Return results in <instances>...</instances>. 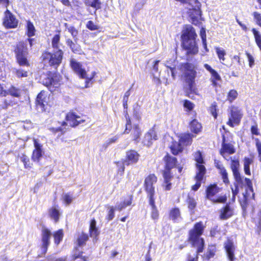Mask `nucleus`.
Listing matches in <instances>:
<instances>
[{
  "mask_svg": "<svg viewBox=\"0 0 261 261\" xmlns=\"http://www.w3.org/2000/svg\"><path fill=\"white\" fill-rule=\"evenodd\" d=\"M185 4H188L191 6L194 11H199L200 10L201 4L198 0H186Z\"/></svg>",
  "mask_w": 261,
  "mask_h": 261,
  "instance_id": "a18cd8bd",
  "label": "nucleus"
},
{
  "mask_svg": "<svg viewBox=\"0 0 261 261\" xmlns=\"http://www.w3.org/2000/svg\"><path fill=\"white\" fill-rule=\"evenodd\" d=\"M234 179V186L243 189L245 188V191L243 193V199L240 201V204L244 211H246L248 205V200L251 195L253 198L254 197L252 182L250 179L244 177L241 174L233 176Z\"/></svg>",
  "mask_w": 261,
  "mask_h": 261,
  "instance_id": "0eeeda50",
  "label": "nucleus"
},
{
  "mask_svg": "<svg viewBox=\"0 0 261 261\" xmlns=\"http://www.w3.org/2000/svg\"><path fill=\"white\" fill-rule=\"evenodd\" d=\"M36 29L32 22L30 20L27 21L25 34L28 37H32L35 35Z\"/></svg>",
  "mask_w": 261,
  "mask_h": 261,
  "instance_id": "58836bf2",
  "label": "nucleus"
},
{
  "mask_svg": "<svg viewBox=\"0 0 261 261\" xmlns=\"http://www.w3.org/2000/svg\"><path fill=\"white\" fill-rule=\"evenodd\" d=\"M169 218L174 223L178 222L180 219H181L180 210L178 207H174L169 211Z\"/></svg>",
  "mask_w": 261,
  "mask_h": 261,
  "instance_id": "c85d7f7f",
  "label": "nucleus"
},
{
  "mask_svg": "<svg viewBox=\"0 0 261 261\" xmlns=\"http://www.w3.org/2000/svg\"><path fill=\"white\" fill-rule=\"evenodd\" d=\"M56 34L51 39V46L54 49H57V51L51 53L48 51H44L41 56V60L45 63L55 69L61 64L64 57V51L59 49V43L61 39V31L56 30Z\"/></svg>",
  "mask_w": 261,
  "mask_h": 261,
  "instance_id": "f03ea898",
  "label": "nucleus"
},
{
  "mask_svg": "<svg viewBox=\"0 0 261 261\" xmlns=\"http://www.w3.org/2000/svg\"><path fill=\"white\" fill-rule=\"evenodd\" d=\"M48 212L50 218L53 220L55 223L59 221L60 213L57 207L53 206L48 209Z\"/></svg>",
  "mask_w": 261,
  "mask_h": 261,
  "instance_id": "e433bc0d",
  "label": "nucleus"
},
{
  "mask_svg": "<svg viewBox=\"0 0 261 261\" xmlns=\"http://www.w3.org/2000/svg\"><path fill=\"white\" fill-rule=\"evenodd\" d=\"M13 47V52L17 64L20 66L29 67L30 63L27 58L29 54L27 43L23 40H21L17 42Z\"/></svg>",
  "mask_w": 261,
  "mask_h": 261,
  "instance_id": "1a4fd4ad",
  "label": "nucleus"
},
{
  "mask_svg": "<svg viewBox=\"0 0 261 261\" xmlns=\"http://www.w3.org/2000/svg\"><path fill=\"white\" fill-rule=\"evenodd\" d=\"M46 103V92L42 90L40 91L37 96L36 99V105L37 107H40L42 110H45Z\"/></svg>",
  "mask_w": 261,
  "mask_h": 261,
  "instance_id": "cd10ccee",
  "label": "nucleus"
},
{
  "mask_svg": "<svg viewBox=\"0 0 261 261\" xmlns=\"http://www.w3.org/2000/svg\"><path fill=\"white\" fill-rule=\"evenodd\" d=\"M89 240V235L84 231L79 233L76 238V243L77 247H83L86 245Z\"/></svg>",
  "mask_w": 261,
  "mask_h": 261,
  "instance_id": "2f4dec72",
  "label": "nucleus"
},
{
  "mask_svg": "<svg viewBox=\"0 0 261 261\" xmlns=\"http://www.w3.org/2000/svg\"><path fill=\"white\" fill-rule=\"evenodd\" d=\"M215 167L219 170V173L222 176L223 182L225 184L228 185L229 183V180L228 177L227 172L225 167L219 162H217L215 164Z\"/></svg>",
  "mask_w": 261,
  "mask_h": 261,
  "instance_id": "7c9ffc66",
  "label": "nucleus"
},
{
  "mask_svg": "<svg viewBox=\"0 0 261 261\" xmlns=\"http://www.w3.org/2000/svg\"><path fill=\"white\" fill-rule=\"evenodd\" d=\"M52 233L49 229L43 227L41 230V238L40 249L41 254L44 256L47 253L48 248L50 244V239Z\"/></svg>",
  "mask_w": 261,
  "mask_h": 261,
  "instance_id": "4468645a",
  "label": "nucleus"
},
{
  "mask_svg": "<svg viewBox=\"0 0 261 261\" xmlns=\"http://www.w3.org/2000/svg\"><path fill=\"white\" fill-rule=\"evenodd\" d=\"M126 123L125 124V129L123 133L124 134H128L130 133L132 128V122L131 118H127L125 119Z\"/></svg>",
  "mask_w": 261,
  "mask_h": 261,
  "instance_id": "6e6d98bb",
  "label": "nucleus"
},
{
  "mask_svg": "<svg viewBox=\"0 0 261 261\" xmlns=\"http://www.w3.org/2000/svg\"><path fill=\"white\" fill-rule=\"evenodd\" d=\"M9 94L12 96L18 97L20 96L19 90L14 86H11L9 89Z\"/></svg>",
  "mask_w": 261,
  "mask_h": 261,
  "instance_id": "bf43d9fd",
  "label": "nucleus"
},
{
  "mask_svg": "<svg viewBox=\"0 0 261 261\" xmlns=\"http://www.w3.org/2000/svg\"><path fill=\"white\" fill-rule=\"evenodd\" d=\"M220 130L221 133V136H222L223 134L226 136H227V137H230V138H232L231 135L229 131L225 127L224 125L221 126V128H220Z\"/></svg>",
  "mask_w": 261,
  "mask_h": 261,
  "instance_id": "338daca9",
  "label": "nucleus"
},
{
  "mask_svg": "<svg viewBox=\"0 0 261 261\" xmlns=\"http://www.w3.org/2000/svg\"><path fill=\"white\" fill-rule=\"evenodd\" d=\"M235 214L233 207L229 203H227L219 210V219L221 220H227Z\"/></svg>",
  "mask_w": 261,
  "mask_h": 261,
  "instance_id": "a211bd4d",
  "label": "nucleus"
},
{
  "mask_svg": "<svg viewBox=\"0 0 261 261\" xmlns=\"http://www.w3.org/2000/svg\"><path fill=\"white\" fill-rule=\"evenodd\" d=\"M142 132L141 128L138 124H136L133 127L132 132L130 134V136L133 138V141L136 142H138L140 139Z\"/></svg>",
  "mask_w": 261,
  "mask_h": 261,
  "instance_id": "f704fd0d",
  "label": "nucleus"
},
{
  "mask_svg": "<svg viewBox=\"0 0 261 261\" xmlns=\"http://www.w3.org/2000/svg\"><path fill=\"white\" fill-rule=\"evenodd\" d=\"M70 66L72 70L75 73L80 79H85L86 87H88L87 85L92 82L95 77L96 73L95 71H93L90 77H87V72L85 69L82 68V65L79 62L74 59L70 60Z\"/></svg>",
  "mask_w": 261,
  "mask_h": 261,
  "instance_id": "f8f14e48",
  "label": "nucleus"
},
{
  "mask_svg": "<svg viewBox=\"0 0 261 261\" xmlns=\"http://www.w3.org/2000/svg\"><path fill=\"white\" fill-rule=\"evenodd\" d=\"M254 223L258 232H261V211H259L257 215V219L255 220Z\"/></svg>",
  "mask_w": 261,
  "mask_h": 261,
  "instance_id": "e2e57ef3",
  "label": "nucleus"
},
{
  "mask_svg": "<svg viewBox=\"0 0 261 261\" xmlns=\"http://www.w3.org/2000/svg\"><path fill=\"white\" fill-rule=\"evenodd\" d=\"M228 119L226 124L231 127L240 124L243 117L242 109L235 105H231L228 107Z\"/></svg>",
  "mask_w": 261,
  "mask_h": 261,
  "instance_id": "9d476101",
  "label": "nucleus"
},
{
  "mask_svg": "<svg viewBox=\"0 0 261 261\" xmlns=\"http://www.w3.org/2000/svg\"><path fill=\"white\" fill-rule=\"evenodd\" d=\"M179 70L182 72L181 79L188 85L185 95L193 99L191 94L198 95V89L195 83L197 71L195 66L190 63L185 62L180 64Z\"/></svg>",
  "mask_w": 261,
  "mask_h": 261,
  "instance_id": "20e7f679",
  "label": "nucleus"
},
{
  "mask_svg": "<svg viewBox=\"0 0 261 261\" xmlns=\"http://www.w3.org/2000/svg\"><path fill=\"white\" fill-rule=\"evenodd\" d=\"M221 190L216 183L210 184L205 190V197L214 203H225L227 201L225 195L216 197Z\"/></svg>",
  "mask_w": 261,
  "mask_h": 261,
  "instance_id": "9b49d317",
  "label": "nucleus"
},
{
  "mask_svg": "<svg viewBox=\"0 0 261 261\" xmlns=\"http://www.w3.org/2000/svg\"><path fill=\"white\" fill-rule=\"evenodd\" d=\"M189 128L191 131V134L196 137V135L200 134L202 130V124L196 119H193L189 123Z\"/></svg>",
  "mask_w": 261,
  "mask_h": 261,
  "instance_id": "393cba45",
  "label": "nucleus"
},
{
  "mask_svg": "<svg viewBox=\"0 0 261 261\" xmlns=\"http://www.w3.org/2000/svg\"><path fill=\"white\" fill-rule=\"evenodd\" d=\"M140 158V154L135 149H129L126 151L125 159L123 161L122 171H124V165L129 166L138 163Z\"/></svg>",
  "mask_w": 261,
  "mask_h": 261,
  "instance_id": "2eb2a0df",
  "label": "nucleus"
},
{
  "mask_svg": "<svg viewBox=\"0 0 261 261\" xmlns=\"http://www.w3.org/2000/svg\"><path fill=\"white\" fill-rule=\"evenodd\" d=\"M215 51H216V53L218 56V59L220 61H225V56L226 54L225 50L221 47H216Z\"/></svg>",
  "mask_w": 261,
  "mask_h": 261,
  "instance_id": "3c124183",
  "label": "nucleus"
},
{
  "mask_svg": "<svg viewBox=\"0 0 261 261\" xmlns=\"http://www.w3.org/2000/svg\"><path fill=\"white\" fill-rule=\"evenodd\" d=\"M2 24L7 29H15L19 23L16 16L7 8L4 12Z\"/></svg>",
  "mask_w": 261,
  "mask_h": 261,
  "instance_id": "ddd939ff",
  "label": "nucleus"
},
{
  "mask_svg": "<svg viewBox=\"0 0 261 261\" xmlns=\"http://www.w3.org/2000/svg\"><path fill=\"white\" fill-rule=\"evenodd\" d=\"M65 121L69 123L70 126L72 127H75L79 124L84 123L85 120L81 118L80 116L72 111H70L65 116Z\"/></svg>",
  "mask_w": 261,
  "mask_h": 261,
  "instance_id": "412c9836",
  "label": "nucleus"
},
{
  "mask_svg": "<svg viewBox=\"0 0 261 261\" xmlns=\"http://www.w3.org/2000/svg\"><path fill=\"white\" fill-rule=\"evenodd\" d=\"M194 160L196 161V164H204L202 152L200 150H197L194 153Z\"/></svg>",
  "mask_w": 261,
  "mask_h": 261,
  "instance_id": "de8ad7c7",
  "label": "nucleus"
},
{
  "mask_svg": "<svg viewBox=\"0 0 261 261\" xmlns=\"http://www.w3.org/2000/svg\"><path fill=\"white\" fill-rule=\"evenodd\" d=\"M33 144L35 148L32 151L31 159L34 162L39 163L44 154L43 145L35 138L33 139Z\"/></svg>",
  "mask_w": 261,
  "mask_h": 261,
  "instance_id": "6ab92c4d",
  "label": "nucleus"
},
{
  "mask_svg": "<svg viewBox=\"0 0 261 261\" xmlns=\"http://www.w3.org/2000/svg\"><path fill=\"white\" fill-rule=\"evenodd\" d=\"M66 43L67 45L70 48L71 51L74 54H81L82 49L80 45L76 44L71 39H67L66 40Z\"/></svg>",
  "mask_w": 261,
  "mask_h": 261,
  "instance_id": "72a5a7b5",
  "label": "nucleus"
},
{
  "mask_svg": "<svg viewBox=\"0 0 261 261\" xmlns=\"http://www.w3.org/2000/svg\"><path fill=\"white\" fill-rule=\"evenodd\" d=\"M224 249L228 260L229 261H234L236 259L234 254L235 246L231 240L227 239L224 244Z\"/></svg>",
  "mask_w": 261,
  "mask_h": 261,
  "instance_id": "b1692460",
  "label": "nucleus"
},
{
  "mask_svg": "<svg viewBox=\"0 0 261 261\" xmlns=\"http://www.w3.org/2000/svg\"><path fill=\"white\" fill-rule=\"evenodd\" d=\"M240 162L239 160H231L230 163V169L233 176L240 174L239 171Z\"/></svg>",
  "mask_w": 261,
  "mask_h": 261,
  "instance_id": "ea45409f",
  "label": "nucleus"
},
{
  "mask_svg": "<svg viewBox=\"0 0 261 261\" xmlns=\"http://www.w3.org/2000/svg\"><path fill=\"white\" fill-rule=\"evenodd\" d=\"M250 131L252 135L259 136L260 135L258 125L255 121H254V124L251 126Z\"/></svg>",
  "mask_w": 261,
  "mask_h": 261,
  "instance_id": "0e129e2a",
  "label": "nucleus"
},
{
  "mask_svg": "<svg viewBox=\"0 0 261 261\" xmlns=\"http://www.w3.org/2000/svg\"><path fill=\"white\" fill-rule=\"evenodd\" d=\"M89 228V234L91 238H93L96 241L98 240L100 231L96 226V221L94 218L90 221Z\"/></svg>",
  "mask_w": 261,
  "mask_h": 261,
  "instance_id": "a878e982",
  "label": "nucleus"
},
{
  "mask_svg": "<svg viewBox=\"0 0 261 261\" xmlns=\"http://www.w3.org/2000/svg\"><path fill=\"white\" fill-rule=\"evenodd\" d=\"M246 55L248 59L249 65L250 67H252L254 64V58L248 52H246Z\"/></svg>",
  "mask_w": 261,
  "mask_h": 261,
  "instance_id": "774afa93",
  "label": "nucleus"
},
{
  "mask_svg": "<svg viewBox=\"0 0 261 261\" xmlns=\"http://www.w3.org/2000/svg\"><path fill=\"white\" fill-rule=\"evenodd\" d=\"M158 177L154 173L149 174L144 179L143 188L148 199V203L151 206L150 217L155 222L159 218L160 213L155 204V184Z\"/></svg>",
  "mask_w": 261,
  "mask_h": 261,
  "instance_id": "7ed1b4c3",
  "label": "nucleus"
},
{
  "mask_svg": "<svg viewBox=\"0 0 261 261\" xmlns=\"http://www.w3.org/2000/svg\"><path fill=\"white\" fill-rule=\"evenodd\" d=\"M115 208L113 206L109 207V210L106 217V219L107 221H110L113 219L115 217Z\"/></svg>",
  "mask_w": 261,
  "mask_h": 261,
  "instance_id": "13d9d810",
  "label": "nucleus"
},
{
  "mask_svg": "<svg viewBox=\"0 0 261 261\" xmlns=\"http://www.w3.org/2000/svg\"><path fill=\"white\" fill-rule=\"evenodd\" d=\"M217 103L216 101L213 102L208 109V111L210 114L214 117L215 119H217L218 116L217 114Z\"/></svg>",
  "mask_w": 261,
  "mask_h": 261,
  "instance_id": "603ef678",
  "label": "nucleus"
},
{
  "mask_svg": "<svg viewBox=\"0 0 261 261\" xmlns=\"http://www.w3.org/2000/svg\"><path fill=\"white\" fill-rule=\"evenodd\" d=\"M183 107L186 112H190L193 110L195 108V104L188 99L183 100Z\"/></svg>",
  "mask_w": 261,
  "mask_h": 261,
  "instance_id": "09e8293b",
  "label": "nucleus"
},
{
  "mask_svg": "<svg viewBox=\"0 0 261 261\" xmlns=\"http://www.w3.org/2000/svg\"><path fill=\"white\" fill-rule=\"evenodd\" d=\"M195 166L197 171L194 178H198L203 180L206 172L205 167L203 165V164H195Z\"/></svg>",
  "mask_w": 261,
  "mask_h": 261,
  "instance_id": "c9c22d12",
  "label": "nucleus"
},
{
  "mask_svg": "<svg viewBox=\"0 0 261 261\" xmlns=\"http://www.w3.org/2000/svg\"><path fill=\"white\" fill-rule=\"evenodd\" d=\"M164 167L161 170L163 181L162 186L163 190L166 191H170L172 189V180L174 175L172 169L176 168L178 165L177 158L167 153L163 158Z\"/></svg>",
  "mask_w": 261,
  "mask_h": 261,
  "instance_id": "423d86ee",
  "label": "nucleus"
},
{
  "mask_svg": "<svg viewBox=\"0 0 261 261\" xmlns=\"http://www.w3.org/2000/svg\"><path fill=\"white\" fill-rule=\"evenodd\" d=\"M158 140V136L155 129V125L150 128L145 134L142 140V144L147 147H150L153 142Z\"/></svg>",
  "mask_w": 261,
  "mask_h": 261,
  "instance_id": "aec40b11",
  "label": "nucleus"
},
{
  "mask_svg": "<svg viewBox=\"0 0 261 261\" xmlns=\"http://www.w3.org/2000/svg\"><path fill=\"white\" fill-rule=\"evenodd\" d=\"M186 203L191 213L194 214L195 208L197 206V202L195 198L190 194H188L186 200Z\"/></svg>",
  "mask_w": 261,
  "mask_h": 261,
  "instance_id": "473e14b6",
  "label": "nucleus"
},
{
  "mask_svg": "<svg viewBox=\"0 0 261 261\" xmlns=\"http://www.w3.org/2000/svg\"><path fill=\"white\" fill-rule=\"evenodd\" d=\"M83 251H79L78 253H75L72 254L71 257V259L73 261H75L77 258H80V261H88L89 257L87 256H83Z\"/></svg>",
  "mask_w": 261,
  "mask_h": 261,
  "instance_id": "49530a36",
  "label": "nucleus"
},
{
  "mask_svg": "<svg viewBox=\"0 0 261 261\" xmlns=\"http://www.w3.org/2000/svg\"><path fill=\"white\" fill-rule=\"evenodd\" d=\"M177 137L184 147L191 146L193 143V139L195 137L193 134L189 132L179 134Z\"/></svg>",
  "mask_w": 261,
  "mask_h": 261,
  "instance_id": "5701e85b",
  "label": "nucleus"
},
{
  "mask_svg": "<svg viewBox=\"0 0 261 261\" xmlns=\"http://www.w3.org/2000/svg\"><path fill=\"white\" fill-rule=\"evenodd\" d=\"M238 92L236 90L231 89L227 94L226 100L231 103L238 98Z\"/></svg>",
  "mask_w": 261,
  "mask_h": 261,
  "instance_id": "79ce46f5",
  "label": "nucleus"
},
{
  "mask_svg": "<svg viewBox=\"0 0 261 261\" xmlns=\"http://www.w3.org/2000/svg\"><path fill=\"white\" fill-rule=\"evenodd\" d=\"M129 200L127 201H123L122 203H120L117 207L116 210L121 211L123 208L126 207L127 206H129L131 205L133 201V195H130L129 196Z\"/></svg>",
  "mask_w": 261,
  "mask_h": 261,
  "instance_id": "864d4df0",
  "label": "nucleus"
},
{
  "mask_svg": "<svg viewBox=\"0 0 261 261\" xmlns=\"http://www.w3.org/2000/svg\"><path fill=\"white\" fill-rule=\"evenodd\" d=\"M62 198H63V202L67 205L70 204L73 200L72 196L70 193H67V194H64L63 195Z\"/></svg>",
  "mask_w": 261,
  "mask_h": 261,
  "instance_id": "680f3d73",
  "label": "nucleus"
},
{
  "mask_svg": "<svg viewBox=\"0 0 261 261\" xmlns=\"http://www.w3.org/2000/svg\"><path fill=\"white\" fill-rule=\"evenodd\" d=\"M217 252V247L215 244H211L208 246L206 251L202 256L203 260L209 261L214 257Z\"/></svg>",
  "mask_w": 261,
  "mask_h": 261,
  "instance_id": "c756f323",
  "label": "nucleus"
},
{
  "mask_svg": "<svg viewBox=\"0 0 261 261\" xmlns=\"http://www.w3.org/2000/svg\"><path fill=\"white\" fill-rule=\"evenodd\" d=\"M169 148L172 154L174 156L181 153L184 150V147L178 140V141L173 140Z\"/></svg>",
  "mask_w": 261,
  "mask_h": 261,
  "instance_id": "bb28decb",
  "label": "nucleus"
},
{
  "mask_svg": "<svg viewBox=\"0 0 261 261\" xmlns=\"http://www.w3.org/2000/svg\"><path fill=\"white\" fill-rule=\"evenodd\" d=\"M205 226L202 221L196 222L193 227L188 231V241L193 246L198 245L197 254L195 257L188 259L187 261H198V254L203 251L205 242L201 236L203 234Z\"/></svg>",
  "mask_w": 261,
  "mask_h": 261,
  "instance_id": "39448f33",
  "label": "nucleus"
},
{
  "mask_svg": "<svg viewBox=\"0 0 261 261\" xmlns=\"http://www.w3.org/2000/svg\"><path fill=\"white\" fill-rule=\"evenodd\" d=\"M194 179L196 180V183L192 186L191 189L194 191H197L201 186L202 179L198 178Z\"/></svg>",
  "mask_w": 261,
  "mask_h": 261,
  "instance_id": "69168bd1",
  "label": "nucleus"
},
{
  "mask_svg": "<svg viewBox=\"0 0 261 261\" xmlns=\"http://www.w3.org/2000/svg\"><path fill=\"white\" fill-rule=\"evenodd\" d=\"M229 138L223 134L222 135L221 148L219 150V153L223 158H225L226 154H232L236 152L234 146L230 143H227Z\"/></svg>",
  "mask_w": 261,
  "mask_h": 261,
  "instance_id": "dca6fc26",
  "label": "nucleus"
},
{
  "mask_svg": "<svg viewBox=\"0 0 261 261\" xmlns=\"http://www.w3.org/2000/svg\"><path fill=\"white\" fill-rule=\"evenodd\" d=\"M86 28L90 31H95L99 29V27L95 24L94 22L92 20H89L86 24Z\"/></svg>",
  "mask_w": 261,
  "mask_h": 261,
  "instance_id": "052dcab7",
  "label": "nucleus"
},
{
  "mask_svg": "<svg viewBox=\"0 0 261 261\" xmlns=\"http://www.w3.org/2000/svg\"><path fill=\"white\" fill-rule=\"evenodd\" d=\"M253 162L252 159L245 157L244 159V170L245 174L247 175H251V172L250 170V165Z\"/></svg>",
  "mask_w": 261,
  "mask_h": 261,
  "instance_id": "c03bdc74",
  "label": "nucleus"
},
{
  "mask_svg": "<svg viewBox=\"0 0 261 261\" xmlns=\"http://www.w3.org/2000/svg\"><path fill=\"white\" fill-rule=\"evenodd\" d=\"M85 4L95 10H98L101 7V2L100 0H86Z\"/></svg>",
  "mask_w": 261,
  "mask_h": 261,
  "instance_id": "37998d69",
  "label": "nucleus"
},
{
  "mask_svg": "<svg viewBox=\"0 0 261 261\" xmlns=\"http://www.w3.org/2000/svg\"><path fill=\"white\" fill-rule=\"evenodd\" d=\"M194 27L191 25L184 26L180 35V45L187 57L197 55L199 53L198 39Z\"/></svg>",
  "mask_w": 261,
  "mask_h": 261,
  "instance_id": "f257e3e1",
  "label": "nucleus"
},
{
  "mask_svg": "<svg viewBox=\"0 0 261 261\" xmlns=\"http://www.w3.org/2000/svg\"><path fill=\"white\" fill-rule=\"evenodd\" d=\"M20 159L23 163L24 168L27 169H30L33 167V163L31 162L29 158L25 154L22 153L20 156Z\"/></svg>",
  "mask_w": 261,
  "mask_h": 261,
  "instance_id": "a19ab883",
  "label": "nucleus"
},
{
  "mask_svg": "<svg viewBox=\"0 0 261 261\" xmlns=\"http://www.w3.org/2000/svg\"><path fill=\"white\" fill-rule=\"evenodd\" d=\"M54 243L56 246H58L62 241L64 237V231L62 229H59L53 233Z\"/></svg>",
  "mask_w": 261,
  "mask_h": 261,
  "instance_id": "4c0bfd02",
  "label": "nucleus"
},
{
  "mask_svg": "<svg viewBox=\"0 0 261 261\" xmlns=\"http://www.w3.org/2000/svg\"><path fill=\"white\" fill-rule=\"evenodd\" d=\"M252 32L254 35L255 43L261 50V35L255 28L252 29Z\"/></svg>",
  "mask_w": 261,
  "mask_h": 261,
  "instance_id": "8fccbe9b",
  "label": "nucleus"
},
{
  "mask_svg": "<svg viewBox=\"0 0 261 261\" xmlns=\"http://www.w3.org/2000/svg\"><path fill=\"white\" fill-rule=\"evenodd\" d=\"M203 66L211 74L210 81L212 86L215 88L217 87L219 85V82L222 81L221 76L218 72L213 69L209 64L205 63L204 64Z\"/></svg>",
  "mask_w": 261,
  "mask_h": 261,
  "instance_id": "4be33fe9",
  "label": "nucleus"
},
{
  "mask_svg": "<svg viewBox=\"0 0 261 261\" xmlns=\"http://www.w3.org/2000/svg\"><path fill=\"white\" fill-rule=\"evenodd\" d=\"M67 126V123L63 121L61 122V126L55 127H50L48 128L51 134L56 138L57 140H64V136L67 132L68 128L66 127Z\"/></svg>",
  "mask_w": 261,
  "mask_h": 261,
  "instance_id": "f3484780",
  "label": "nucleus"
},
{
  "mask_svg": "<svg viewBox=\"0 0 261 261\" xmlns=\"http://www.w3.org/2000/svg\"><path fill=\"white\" fill-rule=\"evenodd\" d=\"M62 76L57 71H47L42 74L41 83L49 91L53 92L60 88L61 85Z\"/></svg>",
  "mask_w": 261,
  "mask_h": 261,
  "instance_id": "6e6552de",
  "label": "nucleus"
},
{
  "mask_svg": "<svg viewBox=\"0 0 261 261\" xmlns=\"http://www.w3.org/2000/svg\"><path fill=\"white\" fill-rule=\"evenodd\" d=\"M68 31L70 33L72 38H73L74 41L76 42L78 40V34L79 31L78 30L74 27L71 26L67 28Z\"/></svg>",
  "mask_w": 261,
  "mask_h": 261,
  "instance_id": "5fc2aeb1",
  "label": "nucleus"
},
{
  "mask_svg": "<svg viewBox=\"0 0 261 261\" xmlns=\"http://www.w3.org/2000/svg\"><path fill=\"white\" fill-rule=\"evenodd\" d=\"M15 74L18 78L27 77L28 76V72L21 68L16 69Z\"/></svg>",
  "mask_w": 261,
  "mask_h": 261,
  "instance_id": "4d7b16f0",
  "label": "nucleus"
}]
</instances>
